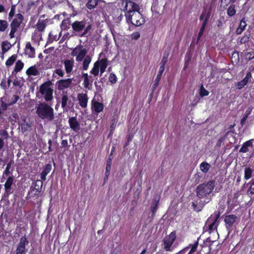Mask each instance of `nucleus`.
I'll return each mask as SVG.
<instances>
[{"label":"nucleus","instance_id":"obj_1","mask_svg":"<svg viewBox=\"0 0 254 254\" xmlns=\"http://www.w3.org/2000/svg\"><path fill=\"white\" fill-rule=\"evenodd\" d=\"M36 113L38 117L46 121H52L55 118L54 109L45 102H42L36 107Z\"/></svg>","mask_w":254,"mask_h":254},{"label":"nucleus","instance_id":"obj_2","mask_svg":"<svg viewBox=\"0 0 254 254\" xmlns=\"http://www.w3.org/2000/svg\"><path fill=\"white\" fill-rule=\"evenodd\" d=\"M214 187V182L210 181L206 184H203L198 186L196 189L197 196L201 198L206 197L211 193Z\"/></svg>","mask_w":254,"mask_h":254},{"label":"nucleus","instance_id":"obj_3","mask_svg":"<svg viewBox=\"0 0 254 254\" xmlns=\"http://www.w3.org/2000/svg\"><path fill=\"white\" fill-rule=\"evenodd\" d=\"M176 235L175 232L166 236L163 240L162 248L167 252H172L176 247Z\"/></svg>","mask_w":254,"mask_h":254},{"label":"nucleus","instance_id":"obj_4","mask_svg":"<svg viewBox=\"0 0 254 254\" xmlns=\"http://www.w3.org/2000/svg\"><path fill=\"white\" fill-rule=\"evenodd\" d=\"M72 28L77 32H83L80 34V36H85L91 29V25L87 23L85 20L82 21H75L72 24Z\"/></svg>","mask_w":254,"mask_h":254},{"label":"nucleus","instance_id":"obj_5","mask_svg":"<svg viewBox=\"0 0 254 254\" xmlns=\"http://www.w3.org/2000/svg\"><path fill=\"white\" fill-rule=\"evenodd\" d=\"M126 16L127 22H130L135 26H139L144 23V19L138 10L131 11L129 14H126Z\"/></svg>","mask_w":254,"mask_h":254},{"label":"nucleus","instance_id":"obj_6","mask_svg":"<svg viewBox=\"0 0 254 254\" xmlns=\"http://www.w3.org/2000/svg\"><path fill=\"white\" fill-rule=\"evenodd\" d=\"M39 92L46 101L49 102L53 100V89L49 83L45 82L41 85Z\"/></svg>","mask_w":254,"mask_h":254},{"label":"nucleus","instance_id":"obj_7","mask_svg":"<svg viewBox=\"0 0 254 254\" xmlns=\"http://www.w3.org/2000/svg\"><path fill=\"white\" fill-rule=\"evenodd\" d=\"M107 66V60L106 59H102L100 61L95 63L94 66L91 69L90 73L94 76H97L100 71V74H102L105 72Z\"/></svg>","mask_w":254,"mask_h":254},{"label":"nucleus","instance_id":"obj_8","mask_svg":"<svg viewBox=\"0 0 254 254\" xmlns=\"http://www.w3.org/2000/svg\"><path fill=\"white\" fill-rule=\"evenodd\" d=\"M87 53V50L82 45H79L72 49L71 55L75 57L77 62H81L86 56Z\"/></svg>","mask_w":254,"mask_h":254},{"label":"nucleus","instance_id":"obj_9","mask_svg":"<svg viewBox=\"0 0 254 254\" xmlns=\"http://www.w3.org/2000/svg\"><path fill=\"white\" fill-rule=\"evenodd\" d=\"M48 23V20H39L36 24V30L32 36V39L35 41L40 40L42 39V34L39 32H42L44 30Z\"/></svg>","mask_w":254,"mask_h":254},{"label":"nucleus","instance_id":"obj_10","mask_svg":"<svg viewBox=\"0 0 254 254\" xmlns=\"http://www.w3.org/2000/svg\"><path fill=\"white\" fill-rule=\"evenodd\" d=\"M119 6L122 10L127 11V14H129L131 11H137L139 8L137 4L128 0H122Z\"/></svg>","mask_w":254,"mask_h":254},{"label":"nucleus","instance_id":"obj_11","mask_svg":"<svg viewBox=\"0 0 254 254\" xmlns=\"http://www.w3.org/2000/svg\"><path fill=\"white\" fill-rule=\"evenodd\" d=\"M22 20V15L20 14H18L17 15V17L12 20L10 24L11 30L9 33L10 38H13L14 37V34L17 31L18 28L19 27Z\"/></svg>","mask_w":254,"mask_h":254},{"label":"nucleus","instance_id":"obj_12","mask_svg":"<svg viewBox=\"0 0 254 254\" xmlns=\"http://www.w3.org/2000/svg\"><path fill=\"white\" fill-rule=\"evenodd\" d=\"M209 17V14L208 13H207L206 12V10H204V11H203V12L202 13V14H201V15L200 16V20L201 21H202V24L201 27L199 30L198 34L197 41H198L199 40V39L200 38V37H201V36L202 35V34L204 32V31L206 25L207 23Z\"/></svg>","mask_w":254,"mask_h":254},{"label":"nucleus","instance_id":"obj_13","mask_svg":"<svg viewBox=\"0 0 254 254\" xmlns=\"http://www.w3.org/2000/svg\"><path fill=\"white\" fill-rule=\"evenodd\" d=\"M62 107L64 110H67L73 105L70 97L66 94H63L61 99Z\"/></svg>","mask_w":254,"mask_h":254},{"label":"nucleus","instance_id":"obj_14","mask_svg":"<svg viewBox=\"0 0 254 254\" xmlns=\"http://www.w3.org/2000/svg\"><path fill=\"white\" fill-rule=\"evenodd\" d=\"M28 244V241L26 238L23 237L20 240L16 250L17 254H24L25 246Z\"/></svg>","mask_w":254,"mask_h":254},{"label":"nucleus","instance_id":"obj_15","mask_svg":"<svg viewBox=\"0 0 254 254\" xmlns=\"http://www.w3.org/2000/svg\"><path fill=\"white\" fill-rule=\"evenodd\" d=\"M72 83V79L68 78L66 79L60 80L58 82V89L59 90H64L68 88Z\"/></svg>","mask_w":254,"mask_h":254},{"label":"nucleus","instance_id":"obj_16","mask_svg":"<svg viewBox=\"0 0 254 254\" xmlns=\"http://www.w3.org/2000/svg\"><path fill=\"white\" fill-rule=\"evenodd\" d=\"M77 99L79 105L83 108L87 107L88 98L87 94L84 93H80L77 95Z\"/></svg>","mask_w":254,"mask_h":254},{"label":"nucleus","instance_id":"obj_17","mask_svg":"<svg viewBox=\"0 0 254 254\" xmlns=\"http://www.w3.org/2000/svg\"><path fill=\"white\" fill-rule=\"evenodd\" d=\"M74 61L73 59H66L64 61V64L66 73H70L73 69Z\"/></svg>","mask_w":254,"mask_h":254},{"label":"nucleus","instance_id":"obj_18","mask_svg":"<svg viewBox=\"0 0 254 254\" xmlns=\"http://www.w3.org/2000/svg\"><path fill=\"white\" fill-rule=\"evenodd\" d=\"M25 54L27 55L29 58H33L35 56V50L34 47H32L30 42H28L26 44L25 49Z\"/></svg>","mask_w":254,"mask_h":254},{"label":"nucleus","instance_id":"obj_19","mask_svg":"<svg viewBox=\"0 0 254 254\" xmlns=\"http://www.w3.org/2000/svg\"><path fill=\"white\" fill-rule=\"evenodd\" d=\"M104 107L103 103L92 100V108L95 113L98 114L101 112L103 110Z\"/></svg>","mask_w":254,"mask_h":254},{"label":"nucleus","instance_id":"obj_20","mask_svg":"<svg viewBox=\"0 0 254 254\" xmlns=\"http://www.w3.org/2000/svg\"><path fill=\"white\" fill-rule=\"evenodd\" d=\"M237 219V217L235 215H227L224 219L227 227H231Z\"/></svg>","mask_w":254,"mask_h":254},{"label":"nucleus","instance_id":"obj_21","mask_svg":"<svg viewBox=\"0 0 254 254\" xmlns=\"http://www.w3.org/2000/svg\"><path fill=\"white\" fill-rule=\"evenodd\" d=\"M217 218H215L214 220H213L212 222L211 219L209 218L207 222V225L208 226V229L209 233H211L213 232L214 231H216L217 227Z\"/></svg>","mask_w":254,"mask_h":254},{"label":"nucleus","instance_id":"obj_22","mask_svg":"<svg viewBox=\"0 0 254 254\" xmlns=\"http://www.w3.org/2000/svg\"><path fill=\"white\" fill-rule=\"evenodd\" d=\"M254 139H250L245 142L240 149V152L246 153L249 151V148L253 147V143Z\"/></svg>","mask_w":254,"mask_h":254},{"label":"nucleus","instance_id":"obj_23","mask_svg":"<svg viewBox=\"0 0 254 254\" xmlns=\"http://www.w3.org/2000/svg\"><path fill=\"white\" fill-rule=\"evenodd\" d=\"M68 123L70 128L74 131H77L79 129V124L75 118L72 117L69 119Z\"/></svg>","mask_w":254,"mask_h":254},{"label":"nucleus","instance_id":"obj_24","mask_svg":"<svg viewBox=\"0 0 254 254\" xmlns=\"http://www.w3.org/2000/svg\"><path fill=\"white\" fill-rule=\"evenodd\" d=\"M198 246V241H196L192 245H190L189 247L186 248L184 249L183 251H181V252H183V254H184V253L188 251L190 248V250L188 254H194V253L196 252V249Z\"/></svg>","mask_w":254,"mask_h":254},{"label":"nucleus","instance_id":"obj_25","mask_svg":"<svg viewBox=\"0 0 254 254\" xmlns=\"http://www.w3.org/2000/svg\"><path fill=\"white\" fill-rule=\"evenodd\" d=\"M52 169V165L48 164L44 168L42 173H41V179L44 181L46 179V176L50 172Z\"/></svg>","mask_w":254,"mask_h":254},{"label":"nucleus","instance_id":"obj_26","mask_svg":"<svg viewBox=\"0 0 254 254\" xmlns=\"http://www.w3.org/2000/svg\"><path fill=\"white\" fill-rule=\"evenodd\" d=\"M14 178L13 177H9L4 184V189L7 193H10L11 187L13 183Z\"/></svg>","mask_w":254,"mask_h":254},{"label":"nucleus","instance_id":"obj_27","mask_svg":"<svg viewBox=\"0 0 254 254\" xmlns=\"http://www.w3.org/2000/svg\"><path fill=\"white\" fill-rule=\"evenodd\" d=\"M83 79V85L86 89H90L91 87V83H90L89 80V76L87 73H83L82 76Z\"/></svg>","mask_w":254,"mask_h":254},{"label":"nucleus","instance_id":"obj_28","mask_svg":"<svg viewBox=\"0 0 254 254\" xmlns=\"http://www.w3.org/2000/svg\"><path fill=\"white\" fill-rule=\"evenodd\" d=\"M24 67V63L21 60H18L15 65L14 70L12 71V74L17 73L20 71Z\"/></svg>","mask_w":254,"mask_h":254},{"label":"nucleus","instance_id":"obj_29","mask_svg":"<svg viewBox=\"0 0 254 254\" xmlns=\"http://www.w3.org/2000/svg\"><path fill=\"white\" fill-rule=\"evenodd\" d=\"M26 73L28 76H36L39 74V71L35 66H32L28 68Z\"/></svg>","mask_w":254,"mask_h":254},{"label":"nucleus","instance_id":"obj_30","mask_svg":"<svg viewBox=\"0 0 254 254\" xmlns=\"http://www.w3.org/2000/svg\"><path fill=\"white\" fill-rule=\"evenodd\" d=\"M210 167V165L206 162H203L199 165L200 170L204 173L208 172Z\"/></svg>","mask_w":254,"mask_h":254},{"label":"nucleus","instance_id":"obj_31","mask_svg":"<svg viewBox=\"0 0 254 254\" xmlns=\"http://www.w3.org/2000/svg\"><path fill=\"white\" fill-rule=\"evenodd\" d=\"M83 60L82 68L83 70H86L91 63V58L89 56H86Z\"/></svg>","mask_w":254,"mask_h":254},{"label":"nucleus","instance_id":"obj_32","mask_svg":"<svg viewBox=\"0 0 254 254\" xmlns=\"http://www.w3.org/2000/svg\"><path fill=\"white\" fill-rule=\"evenodd\" d=\"M1 49L3 54L5 53L11 48V46L9 42L7 41L2 42L1 43Z\"/></svg>","mask_w":254,"mask_h":254},{"label":"nucleus","instance_id":"obj_33","mask_svg":"<svg viewBox=\"0 0 254 254\" xmlns=\"http://www.w3.org/2000/svg\"><path fill=\"white\" fill-rule=\"evenodd\" d=\"M19 125L21 127V129L22 131H25L29 130L31 126L30 124L26 122L25 120H23V123H19Z\"/></svg>","mask_w":254,"mask_h":254},{"label":"nucleus","instance_id":"obj_34","mask_svg":"<svg viewBox=\"0 0 254 254\" xmlns=\"http://www.w3.org/2000/svg\"><path fill=\"white\" fill-rule=\"evenodd\" d=\"M98 0H89L86 4L87 7L89 9L94 8L97 4Z\"/></svg>","mask_w":254,"mask_h":254},{"label":"nucleus","instance_id":"obj_35","mask_svg":"<svg viewBox=\"0 0 254 254\" xmlns=\"http://www.w3.org/2000/svg\"><path fill=\"white\" fill-rule=\"evenodd\" d=\"M10 82L11 81L10 79H8L6 81L5 79H3L0 83V86L3 89L5 90L9 88Z\"/></svg>","mask_w":254,"mask_h":254},{"label":"nucleus","instance_id":"obj_36","mask_svg":"<svg viewBox=\"0 0 254 254\" xmlns=\"http://www.w3.org/2000/svg\"><path fill=\"white\" fill-rule=\"evenodd\" d=\"M249 82L247 81L246 79L244 78L241 81L235 83V86L238 89H241L243 88L245 85H246Z\"/></svg>","mask_w":254,"mask_h":254},{"label":"nucleus","instance_id":"obj_37","mask_svg":"<svg viewBox=\"0 0 254 254\" xmlns=\"http://www.w3.org/2000/svg\"><path fill=\"white\" fill-rule=\"evenodd\" d=\"M8 24L6 20H0V32H4L8 27Z\"/></svg>","mask_w":254,"mask_h":254},{"label":"nucleus","instance_id":"obj_38","mask_svg":"<svg viewBox=\"0 0 254 254\" xmlns=\"http://www.w3.org/2000/svg\"><path fill=\"white\" fill-rule=\"evenodd\" d=\"M253 170L249 167L246 168L245 170L244 178L246 180L250 179L252 176Z\"/></svg>","mask_w":254,"mask_h":254},{"label":"nucleus","instance_id":"obj_39","mask_svg":"<svg viewBox=\"0 0 254 254\" xmlns=\"http://www.w3.org/2000/svg\"><path fill=\"white\" fill-rule=\"evenodd\" d=\"M17 56L15 55L11 56L6 61L5 64L7 66H10L14 62L16 61Z\"/></svg>","mask_w":254,"mask_h":254},{"label":"nucleus","instance_id":"obj_40","mask_svg":"<svg viewBox=\"0 0 254 254\" xmlns=\"http://www.w3.org/2000/svg\"><path fill=\"white\" fill-rule=\"evenodd\" d=\"M236 10L234 5H230L227 9V14L230 16L234 15L236 13Z\"/></svg>","mask_w":254,"mask_h":254},{"label":"nucleus","instance_id":"obj_41","mask_svg":"<svg viewBox=\"0 0 254 254\" xmlns=\"http://www.w3.org/2000/svg\"><path fill=\"white\" fill-rule=\"evenodd\" d=\"M250 186L247 191L248 194H254V180H252L250 183Z\"/></svg>","mask_w":254,"mask_h":254},{"label":"nucleus","instance_id":"obj_42","mask_svg":"<svg viewBox=\"0 0 254 254\" xmlns=\"http://www.w3.org/2000/svg\"><path fill=\"white\" fill-rule=\"evenodd\" d=\"M11 122L13 123L19 122V116L17 113H13L10 116Z\"/></svg>","mask_w":254,"mask_h":254},{"label":"nucleus","instance_id":"obj_43","mask_svg":"<svg viewBox=\"0 0 254 254\" xmlns=\"http://www.w3.org/2000/svg\"><path fill=\"white\" fill-rule=\"evenodd\" d=\"M163 72V71H162L161 72H160V69H159L158 73L157 76V78H156L155 83L153 85V88H155L158 86L159 82L161 78V76Z\"/></svg>","mask_w":254,"mask_h":254},{"label":"nucleus","instance_id":"obj_44","mask_svg":"<svg viewBox=\"0 0 254 254\" xmlns=\"http://www.w3.org/2000/svg\"><path fill=\"white\" fill-rule=\"evenodd\" d=\"M117 77L116 75L114 73H111L109 76L110 82L112 84H114L117 82Z\"/></svg>","mask_w":254,"mask_h":254},{"label":"nucleus","instance_id":"obj_45","mask_svg":"<svg viewBox=\"0 0 254 254\" xmlns=\"http://www.w3.org/2000/svg\"><path fill=\"white\" fill-rule=\"evenodd\" d=\"M209 92L202 86H201L200 89V95L201 97L207 96Z\"/></svg>","mask_w":254,"mask_h":254},{"label":"nucleus","instance_id":"obj_46","mask_svg":"<svg viewBox=\"0 0 254 254\" xmlns=\"http://www.w3.org/2000/svg\"><path fill=\"white\" fill-rule=\"evenodd\" d=\"M167 61V58H163L162 60V61L161 62V65L159 68V69H160V72L162 71H164V66L166 64Z\"/></svg>","mask_w":254,"mask_h":254},{"label":"nucleus","instance_id":"obj_47","mask_svg":"<svg viewBox=\"0 0 254 254\" xmlns=\"http://www.w3.org/2000/svg\"><path fill=\"white\" fill-rule=\"evenodd\" d=\"M15 5H12L11 7V9L10 10V12L8 14V18L11 19L14 15L15 13Z\"/></svg>","mask_w":254,"mask_h":254},{"label":"nucleus","instance_id":"obj_48","mask_svg":"<svg viewBox=\"0 0 254 254\" xmlns=\"http://www.w3.org/2000/svg\"><path fill=\"white\" fill-rule=\"evenodd\" d=\"M246 26V21L245 20V18H243L240 22L239 27L244 30Z\"/></svg>","mask_w":254,"mask_h":254},{"label":"nucleus","instance_id":"obj_49","mask_svg":"<svg viewBox=\"0 0 254 254\" xmlns=\"http://www.w3.org/2000/svg\"><path fill=\"white\" fill-rule=\"evenodd\" d=\"M158 201L157 200H156L152 203V204L151 205V209L152 212L153 213L156 211V210L157 209V207L158 206Z\"/></svg>","mask_w":254,"mask_h":254},{"label":"nucleus","instance_id":"obj_50","mask_svg":"<svg viewBox=\"0 0 254 254\" xmlns=\"http://www.w3.org/2000/svg\"><path fill=\"white\" fill-rule=\"evenodd\" d=\"M111 169V165H110L109 164L106 165L105 176H106V178L107 179H108V178L110 175Z\"/></svg>","mask_w":254,"mask_h":254},{"label":"nucleus","instance_id":"obj_51","mask_svg":"<svg viewBox=\"0 0 254 254\" xmlns=\"http://www.w3.org/2000/svg\"><path fill=\"white\" fill-rule=\"evenodd\" d=\"M54 72L61 77H63L64 75V71L61 68L56 69Z\"/></svg>","mask_w":254,"mask_h":254},{"label":"nucleus","instance_id":"obj_52","mask_svg":"<svg viewBox=\"0 0 254 254\" xmlns=\"http://www.w3.org/2000/svg\"><path fill=\"white\" fill-rule=\"evenodd\" d=\"M18 99H19V96L18 95H13L12 96V97L11 98L10 104H13L15 103L18 101Z\"/></svg>","mask_w":254,"mask_h":254},{"label":"nucleus","instance_id":"obj_53","mask_svg":"<svg viewBox=\"0 0 254 254\" xmlns=\"http://www.w3.org/2000/svg\"><path fill=\"white\" fill-rule=\"evenodd\" d=\"M4 146V140L0 138V156H2V150Z\"/></svg>","mask_w":254,"mask_h":254},{"label":"nucleus","instance_id":"obj_54","mask_svg":"<svg viewBox=\"0 0 254 254\" xmlns=\"http://www.w3.org/2000/svg\"><path fill=\"white\" fill-rule=\"evenodd\" d=\"M68 24L67 20H64L62 21L61 27L62 29H65L66 28V24Z\"/></svg>","mask_w":254,"mask_h":254},{"label":"nucleus","instance_id":"obj_55","mask_svg":"<svg viewBox=\"0 0 254 254\" xmlns=\"http://www.w3.org/2000/svg\"><path fill=\"white\" fill-rule=\"evenodd\" d=\"M140 37V34L138 32H136L132 35V39L137 40Z\"/></svg>","mask_w":254,"mask_h":254},{"label":"nucleus","instance_id":"obj_56","mask_svg":"<svg viewBox=\"0 0 254 254\" xmlns=\"http://www.w3.org/2000/svg\"><path fill=\"white\" fill-rule=\"evenodd\" d=\"M252 75L250 72H249L247 73L246 77L244 78L245 79H246L247 81L249 82L251 79Z\"/></svg>","mask_w":254,"mask_h":254},{"label":"nucleus","instance_id":"obj_57","mask_svg":"<svg viewBox=\"0 0 254 254\" xmlns=\"http://www.w3.org/2000/svg\"><path fill=\"white\" fill-rule=\"evenodd\" d=\"M224 137H221L219 139V140L217 141V143H216V145L218 146H221V143H222V142L224 141Z\"/></svg>","mask_w":254,"mask_h":254},{"label":"nucleus","instance_id":"obj_58","mask_svg":"<svg viewBox=\"0 0 254 254\" xmlns=\"http://www.w3.org/2000/svg\"><path fill=\"white\" fill-rule=\"evenodd\" d=\"M248 117H247V116H244L241 120V125L243 126L245 125V123H246V121Z\"/></svg>","mask_w":254,"mask_h":254},{"label":"nucleus","instance_id":"obj_59","mask_svg":"<svg viewBox=\"0 0 254 254\" xmlns=\"http://www.w3.org/2000/svg\"><path fill=\"white\" fill-rule=\"evenodd\" d=\"M6 107H7V106L5 104H4L3 103H1V106H0V114L1 112V109H2L3 110H4L6 109Z\"/></svg>","mask_w":254,"mask_h":254},{"label":"nucleus","instance_id":"obj_60","mask_svg":"<svg viewBox=\"0 0 254 254\" xmlns=\"http://www.w3.org/2000/svg\"><path fill=\"white\" fill-rule=\"evenodd\" d=\"M244 30L242 28H240V27H239L237 30H236V33L237 34H240L242 33V32L244 31Z\"/></svg>","mask_w":254,"mask_h":254},{"label":"nucleus","instance_id":"obj_61","mask_svg":"<svg viewBox=\"0 0 254 254\" xmlns=\"http://www.w3.org/2000/svg\"><path fill=\"white\" fill-rule=\"evenodd\" d=\"M252 112V109H249V110H247L246 111V115H245V116H247V117H248V116L250 115V114H251Z\"/></svg>","mask_w":254,"mask_h":254},{"label":"nucleus","instance_id":"obj_62","mask_svg":"<svg viewBox=\"0 0 254 254\" xmlns=\"http://www.w3.org/2000/svg\"><path fill=\"white\" fill-rule=\"evenodd\" d=\"M4 7L3 5L0 4V13L4 11Z\"/></svg>","mask_w":254,"mask_h":254},{"label":"nucleus","instance_id":"obj_63","mask_svg":"<svg viewBox=\"0 0 254 254\" xmlns=\"http://www.w3.org/2000/svg\"><path fill=\"white\" fill-rule=\"evenodd\" d=\"M10 165L9 164H8L7 165V166H6V169H5V173L7 172V171H8V170H9V168H10Z\"/></svg>","mask_w":254,"mask_h":254},{"label":"nucleus","instance_id":"obj_64","mask_svg":"<svg viewBox=\"0 0 254 254\" xmlns=\"http://www.w3.org/2000/svg\"><path fill=\"white\" fill-rule=\"evenodd\" d=\"M111 164H112V160L111 159H109L107 161V165L109 164V165H111Z\"/></svg>","mask_w":254,"mask_h":254}]
</instances>
